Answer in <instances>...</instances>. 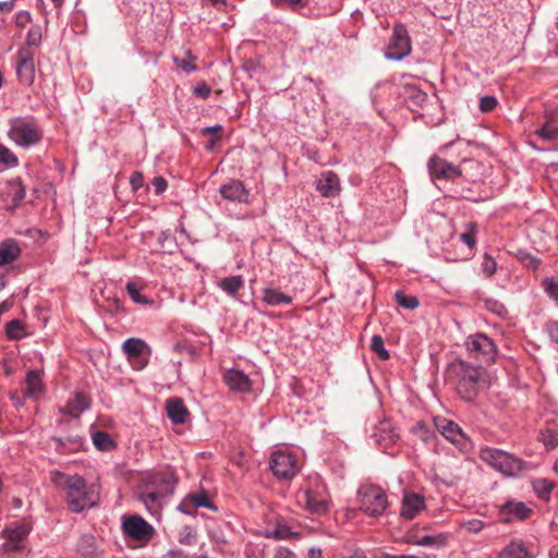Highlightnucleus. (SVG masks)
<instances>
[{
    "instance_id": "nucleus-1",
    "label": "nucleus",
    "mask_w": 558,
    "mask_h": 558,
    "mask_svg": "<svg viewBox=\"0 0 558 558\" xmlns=\"http://www.w3.org/2000/svg\"><path fill=\"white\" fill-rule=\"evenodd\" d=\"M53 484L65 494V502L74 513H81L99 504V494L93 485L78 474H66L57 471L52 476Z\"/></svg>"
},
{
    "instance_id": "nucleus-2",
    "label": "nucleus",
    "mask_w": 558,
    "mask_h": 558,
    "mask_svg": "<svg viewBox=\"0 0 558 558\" xmlns=\"http://www.w3.org/2000/svg\"><path fill=\"white\" fill-rule=\"evenodd\" d=\"M448 376L453 379L458 395L465 401H473L486 384V371L463 360L450 364Z\"/></svg>"
},
{
    "instance_id": "nucleus-3",
    "label": "nucleus",
    "mask_w": 558,
    "mask_h": 558,
    "mask_svg": "<svg viewBox=\"0 0 558 558\" xmlns=\"http://www.w3.org/2000/svg\"><path fill=\"white\" fill-rule=\"evenodd\" d=\"M8 136L17 146L29 148L41 142L44 130L33 116L16 117L9 120Z\"/></svg>"
},
{
    "instance_id": "nucleus-4",
    "label": "nucleus",
    "mask_w": 558,
    "mask_h": 558,
    "mask_svg": "<svg viewBox=\"0 0 558 558\" xmlns=\"http://www.w3.org/2000/svg\"><path fill=\"white\" fill-rule=\"evenodd\" d=\"M478 457L483 462L506 476H517L526 470V463L523 460L498 448L483 447Z\"/></svg>"
},
{
    "instance_id": "nucleus-5",
    "label": "nucleus",
    "mask_w": 558,
    "mask_h": 558,
    "mask_svg": "<svg viewBox=\"0 0 558 558\" xmlns=\"http://www.w3.org/2000/svg\"><path fill=\"white\" fill-rule=\"evenodd\" d=\"M360 509L371 517L384 514L388 508L385 490L377 485H364L357 492Z\"/></svg>"
},
{
    "instance_id": "nucleus-6",
    "label": "nucleus",
    "mask_w": 558,
    "mask_h": 558,
    "mask_svg": "<svg viewBox=\"0 0 558 558\" xmlns=\"http://www.w3.org/2000/svg\"><path fill=\"white\" fill-rule=\"evenodd\" d=\"M465 348L471 357L485 363L493 362L497 352L494 341L482 332L469 336Z\"/></svg>"
},
{
    "instance_id": "nucleus-7",
    "label": "nucleus",
    "mask_w": 558,
    "mask_h": 558,
    "mask_svg": "<svg viewBox=\"0 0 558 558\" xmlns=\"http://www.w3.org/2000/svg\"><path fill=\"white\" fill-rule=\"evenodd\" d=\"M411 53V40L407 27L402 23L393 26L385 57L389 60H402Z\"/></svg>"
},
{
    "instance_id": "nucleus-8",
    "label": "nucleus",
    "mask_w": 558,
    "mask_h": 558,
    "mask_svg": "<svg viewBox=\"0 0 558 558\" xmlns=\"http://www.w3.org/2000/svg\"><path fill=\"white\" fill-rule=\"evenodd\" d=\"M434 424L437 430L459 450H469L471 441L456 422L444 416H436Z\"/></svg>"
},
{
    "instance_id": "nucleus-9",
    "label": "nucleus",
    "mask_w": 558,
    "mask_h": 558,
    "mask_svg": "<svg viewBox=\"0 0 558 558\" xmlns=\"http://www.w3.org/2000/svg\"><path fill=\"white\" fill-rule=\"evenodd\" d=\"M269 468L276 477L290 480L298 472V461L290 452L276 451L270 456Z\"/></svg>"
},
{
    "instance_id": "nucleus-10",
    "label": "nucleus",
    "mask_w": 558,
    "mask_h": 558,
    "mask_svg": "<svg viewBox=\"0 0 558 558\" xmlns=\"http://www.w3.org/2000/svg\"><path fill=\"white\" fill-rule=\"evenodd\" d=\"M305 508L315 514L327 512L329 506V497L325 484L320 482L314 483L304 490Z\"/></svg>"
},
{
    "instance_id": "nucleus-11",
    "label": "nucleus",
    "mask_w": 558,
    "mask_h": 558,
    "mask_svg": "<svg viewBox=\"0 0 558 558\" xmlns=\"http://www.w3.org/2000/svg\"><path fill=\"white\" fill-rule=\"evenodd\" d=\"M122 351L129 361L133 362V367L143 369L148 364V356L151 353L150 347L140 338H129L122 344Z\"/></svg>"
},
{
    "instance_id": "nucleus-12",
    "label": "nucleus",
    "mask_w": 558,
    "mask_h": 558,
    "mask_svg": "<svg viewBox=\"0 0 558 558\" xmlns=\"http://www.w3.org/2000/svg\"><path fill=\"white\" fill-rule=\"evenodd\" d=\"M371 437L375 444L386 450L398 440L399 433L393 423L389 418L384 417L373 424Z\"/></svg>"
},
{
    "instance_id": "nucleus-13",
    "label": "nucleus",
    "mask_w": 558,
    "mask_h": 558,
    "mask_svg": "<svg viewBox=\"0 0 558 558\" xmlns=\"http://www.w3.org/2000/svg\"><path fill=\"white\" fill-rule=\"evenodd\" d=\"M427 168L433 180H454L462 175L459 166H454L436 155L429 158Z\"/></svg>"
},
{
    "instance_id": "nucleus-14",
    "label": "nucleus",
    "mask_w": 558,
    "mask_h": 558,
    "mask_svg": "<svg viewBox=\"0 0 558 558\" xmlns=\"http://www.w3.org/2000/svg\"><path fill=\"white\" fill-rule=\"evenodd\" d=\"M533 508L519 500H507L499 508L500 520L505 523L524 521L533 514Z\"/></svg>"
},
{
    "instance_id": "nucleus-15",
    "label": "nucleus",
    "mask_w": 558,
    "mask_h": 558,
    "mask_svg": "<svg viewBox=\"0 0 558 558\" xmlns=\"http://www.w3.org/2000/svg\"><path fill=\"white\" fill-rule=\"evenodd\" d=\"M178 480L174 474L167 471L148 475L143 485L151 490L160 492V494L169 498L173 495Z\"/></svg>"
},
{
    "instance_id": "nucleus-16",
    "label": "nucleus",
    "mask_w": 558,
    "mask_h": 558,
    "mask_svg": "<svg viewBox=\"0 0 558 558\" xmlns=\"http://www.w3.org/2000/svg\"><path fill=\"white\" fill-rule=\"evenodd\" d=\"M16 75L21 83L31 85L35 78L34 54L27 48L17 51Z\"/></svg>"
},
{
    "instance_id": "nucleus-17",
    "label": "nucleus",
    "mask_w": 558,
    "mask_h": 558,
    "mask_svg": "<svg viewBox=\"0 0 558 558\" xmlns=\"http://www.w3.org/2000/svg\"><path fill=\"white\" fill-rule=\"evenodd\" d=\"M123 532L136 541H146L153 535V526L140 515H132L123 521Z\"/></svg>"
},
{
    "instance_id": "nucleus-18",
    "label": "nucleus",
    "mask_w": 558,
    "mask_h": 558,
    "mask_svg": "<svg viewBox=\"0 0 558 558\" xmlns=\"http://www.w3.org/2000/svg\"><path fill=\"white\" fill-rule=\"evenodd\" d=\"M29 531L24 525H15L3 531V543L1 548L5 553H14L24 548L25 539Z\"/></svg>"
},
{
    "instance_id": "nucleus-19",
    "label": "nucleus",
    "mask_w": 558,
    "mask_h": 558,
    "mask_svg": "<svg viewBox=\"0 0 558 558\" xmlns=\"http://www.w3.org/2000/svg\"><path fill=\"white\" fill-rule=\"evenodd\" d=\"M25 195L26 189L20 178L8 181L2 198L5 203V209L14 211L22 204Z\"/></svg>"
},
{
    "instance_id": "nucleus-20",
    "label": "nucleus",
    "mask_w": 558,
    "mask_h": 558,
    "mask_svg": "<svg viewBox=\"0 0 558 558\" xmlns=\"http://www.w3.org/2000/svg\"><path fill=\"white\" fill-rule=\"evenodd\" d=\"M316 190L323 197H336L341 192L340 179L332 171H324L315 183Z\"/></svg>"
},
{
    "instance_id": "nucleus-21",
    "label": "nucleus",
    "mask_w": 558,
    "mask_h": 558,
    "mask_svg": "<svg viewBox=\"0 0 558 558\" xmlns=\"http://www.w3.org/2000/svg\"><path fill=\"white\" fill-rule=\"evenodd\" d=\"M425 499L422 495L416 493H404L400 514L407 520H412L423 509H425Z\"/></svg>"
},
{
    "instance_id": "nucleus-22",
    "label": "nucleus",
    "mask_w": 558,
    "mask_h": 558,
    "mask_svg": "<svg viewBox=\"0 0 558 558\" xmlns=\"http://www.w3.org/2000/svg\"><path fill=\"white\" fill-rule=\"evenodd\" d=\"M223 383L229 387L230 390L236 392H248L252 387V381L248 376L235 368H230L223 374Z\"/></svg>"
},
{
    "instance_id": "nucleus-23",
    "label": "nucleus",
    "mask_w": 558,
    "mask_h": 558,
    "mask_svg": "<svg viewBox=\"0 0 558 558\" xmlns=\"http://www.w3.org/2000/svg\"><path fill=\"white\" fill-rule=\"evenodd\" d=\"M137 499L145 505V508L151 513H159L162 505L167 501L168 497L155 492L146 486H142L137 492Z\"/></svg>"
},
{
    "instance_id": "nucleus-24",
    "label": "nucleus",
    "mask_w": 558,
    "mask_h": 558,
    "mask_svg": "<svg viewBox=\"0 0 558 558\" xmlns=\"http://www.w3.org/2000/svg\"><path fill=\"white\" fill-rule=\"evenodd\" d=\"M496 558H534V556L522 539L511 538L496 553Z\"/></svg>"
},
{
    "instance_id": "nucleus-25",
    "label": "nucleus",
    "mask_w": 558,
    "mask_h": 558,
    "mask_svg": "<svg viewBox=\"0 0 558 558\" xmlns=\"http://www.w3.org/2000/svg\"><path fill=\"white\" fill-rule=\"evenodd\" d=\"M221 196L230 202L246 203L248 191L240 180H231L220 187Z\"/></svg>"
},
{
    "instance_id": "nucleus-26",
    "label": "nucleus",
    "mask_w": 558,
    "mask_h": 558,
    "mask_svg": "<svg viewBox=\"0 0 558 558\" xmlns=\"http://www.w3.org/2000/svg\"><path fill=\"white\" fill-rule=\"evenodd\" d=\"M90 408V399L83 392H76L71 397L62 411L72 417H80V415Z\"/></svg>"
},
{
    "instance_id": "nucleus-27",
    "label": "nucleus",
    "mask_w": 558,
    "mask_h": 558,
    "mask_svg": "<svg viewBox=\"0 0 558 558\" xmlns=\"http://www.w3.org/2000/svg\"><path fill=\"white\" fill-rule=\"evenodd\" d=\"M21 256V247L16 240L7 239L0 243V267L12 264Z\"/></svg>"
},
{
    "instance_id": "nucleus-28",
    "label": "nucleus",
    "mask_w": 558,
    "mask_h": 558,
    "mask_svg": "<svg viewBox=\"0 0 558 558\" xmlns=\"http://www.w3.org/2000/svg\"><path fill=\"white\" fill-rule=\"evenodd\" d=\"M167 415L173 424H183L189 415V411L182 399H169L166 404Z\"/></svg>"
},
{
    "instance_id": "nucleus-29",
    "label": "nucleus",
    "mask_w": 558,
    "mask_h": 558,
    "mask_svg": "<svg viewBox=\"0 0 558 558\" xmlns=\"http://www.w3.org/2000/svg\"><path fill=\"white\" fill-rule=\"evenodd\" d=\"M25 384L26 390L24 396L26 398H38L44 391L41 374L38 371H28L26 374Z\"/></svg>"
},
{
    "instance_id": "nucleus-30",
    "label": "nucleus",
    "mask_w": 558,
    "mask_h": 558,
    "mask_svg": "<svg viewBox=\"0 0 558 558\" xmlns=\"http://www.w3.org/2000/svg\"><path fill=\"white\" fill-rule=\"evenodd\" d=\"M217 286L230 298L236 299L239 291L244 286V279L241 275L230 276L220 279Z\"/></svg>"
},
{
    "instance_id": "nucleus-31",
    "label": "nucleus",
    "mask_w": 558,
    "mask_h": 558,
    "mask_svg": "<svg viewBox=\"0 0 558 558\" xmlns=\"http://www.w3.org/2000/svg\"><path fill=\"white\" fill-rule=\"evenodd\" d=\"M262 301L270 306H278L280 304H291L292 298L282 293L278 289L265 288L263 289Z\"/></svg>"
},
{
    "instance_id": "nucleus-32",
    "label": "nucleus",
    "mask_w": 558,
    "mask_h": 558,
    "mask_svg": "<svg viewBox=\"0 0 558 558\" xmlns=\"http://www.w3.org/2000/svg\"><path fill=\"white\" fill-rule=\"evenodd\" d=\"M185 497L194 508H206L213 511H217L218 509L216 505L210 501L208 493L204 489L191 492Z\"/></svg>"
},
{
    "instance_id": "nucleus-33",
    "label": "nucleus",
    "mask_w": 558,
    "mask_h": 558,
    "mask_svg": "<svg viewBox=\"0 0 558 558\" xmlns=\"http://www.w3.org/2000/svg\"><path fill=\"white\" fill-rule=\"evenodd\" d=\"M532 488L536 496L542 500H549L553 489L555 487V482L547 478H534L531 482Z\"/></svg>"
},
{
    "instance_id": "nucleus-34",
    "label": "nucleus",
    "mask_w": 558,
    "mask_h": 558,
    "mask_svg": "<svg viewBox=\"0 0 558 558\" xmlns=\"http://www.w3.org/2000/svg\"><path fill=\"white\" fill-rule=\"evenodd\" d=\"M223 128L220 124L213 126H206L201 130L203 136H208V142L205 145V149L211 151L216 145L221 141Z\"/></svg>"
},
{
    "instance_id": "nucleus-35",
    "label": "nucleus",
    "mask_w": 558,
    "mask_h": 558,
    "mask_svg": "<svg viewBox=\"0 0 558 558\" xmlns=\"http://www.w3.org/2000/svg\"><path fill=\"white\" fill-rule=\"evenodd\" d=\"M96 549V539L89 534L82 535L76 544V551L85 558L92 557Z\"/></svg>"
},
{
    "instance_id": "nucleus-36",
    "label": "nucleus",
    "mask_w": 558,
    "mask_h": 558,
    "mask_svg": "<svg viewBox=\"0 0 558 558\" xmlns=\"http://www.w3.org/2000/svg\"><path fill=\"white\" fill-rule=\"evenodd\" d=\"M93 444L97 449L101 451H108L116 447V444L110 435L102 430H98L93 435Z\"/></svg>"
},
{
    "instance_id": "nucleus-37",
    "label": "nucleus",
    "mask_w": 558,
    "mask_h": 558,
    "mask_svg": "<svg viewBox=\"0 0 558 558\" xmlns=\"http://www.w3.org/2000/svg\"><path fill=\"white\" fill-rule=\"evenodd\" d=\"M447 537L444 534L438 535H425L421 538L410 539L409 543L417 546H444Z\"/></svg>"
},
{
    "instance_id": "nucleus-38",
    "label": "nucleus",
    "mask_w": 558,
    "mask_h": 558,
    "mask_svg": "<svg viewBox=\"0 0 558 558\" xmlns=\"http://www.w3.org/2000/svg\"><path fill=\"white\" fill-rule=\"evenodd\" d=\"M5 336L10 340H20L25 337L24 326L20 319H12L5 325Z\"/></svg>"
},
{
    "instance_id": "nucleus-39",
    "label": "nucleus",
    "mask_w": 558,
    "mask_h": 558,
    "mask_svg": "<svg viewBox=\"0 0 558 558\" xmlns=\"http://www.w3.org/2000/svg\"><path fill=\"white\" fill-rule=\"evenodd\" d=\"M310 0H271V3L280 10L298 12L308 5Z\"/></svg>"
},
{
    "instance_id": "nucleus-40",
    "label": "nucleus",
    "mask_w": 558,
    "mask_h": 558,
    "mask_svg": "<svg viewBox=\"0 0 558 558\" xmlns=\"http://www.w3.org/2000/svg\"><path fill=\"white\" fill-rule=\"evenodd\" d=\"M536 135L545 141H553L558 136V123L555 120H548L536 131Z\"/></svg>"
},
{
    "instance_id": "nucleus-41",
    "label": "nucleus",
    "mask_w": 558,
    "mask_h": 558,
    "mask_svg": "<svg viewBox=\"0 0 558 558\" xmlns=\"http://www.w3.org/2000/svg\"><path fill=\"white\" fill-rule=\"evenodd\" d=\"M185 54L186 59L173 57L174 64L186 73L195 72L197 70V66L194 65L192 61H195L197 59L196 56H194L190 50H187Z\"/></svg>"
},
{
    "instance_id": "nucleus-42",
    "label": "nucleus",
    "mask_w": 558,
    "mask_h": 558,
    "mask_svg": "<svg viewBox=\"0 0 558 558\" xmlns=\"http://www.w3.org/2000/svg\"><path fill=\"white\" fill-rule=\"evenodd\" d=\"M371 350L377 354V356L386 361L389 359L390 354L388 350H386L384 344V339L379 335H374L371 339Z\"/></svg>"
},
{
    "instance_id": "nucleus-43",
    "label": "nucleus",
    "mask_w": 558,
    "mask_h": 558,
    "mask_svg": "<svg viewBox=\"0 0 558 558\" xmlns=\"http://www.w3.org/2000/svg\"><path fill=\"white\" fill-rule=\"evenodd\" d=\"M395 299L399 306L407 310H415L420 305L418 299L416 296L405 295L401 291L396 292Z\"/></svg>"
},
{
    "instance_id": "nucleus-44",
    "label": "nucleus",
    "mask_w": 558,
    "mask_h": 558,
    "mask_svg": "<svg viewBox=\"0 0 558 558\" xmlns=\"http://www.w3.org/2000/svg\"><path fill=\"white\" fill-rule=\"evenodd\" d=\"M484 306L487 311L492 312L498 317H506L508 314L507 307L496 299H485Z\"/></svg>"
},
{
    "instance_id": "nucleus-45",
    "label": "nucleus",
    "mask_w": 558,
    "mask_h": 558,
    "mask_svg": "<svg viewBox=\"0 0 558 558\" xmlns=\"http://www.w3.org/2000/svg\"><path fill=\"white\" fill-rule=\"evenodd\" d=\"M476 225L469 222L465 226V231L460 235V240L470 248H473L476 244Z\"/></svg>"
},
{
    "instance_id": "nucleus-46",
    "label": "nucleus",
    "mask_w": 558,
    "mask_h": 558,
    "mask_svg": "<svg viewBox=\"0 0 558 558\" xmlns=\"http://www.w3.org/2000/svg\"><path fill=\"white\" fill-rule=\"evenodd\" d=\"M0 161L9 168L16 167L19 163L17 157L2 144H0Z\"/></svg>"
},
{
    "instance_id": "nucleus-47",
    "label": "nucleus",
    "mask_w": 558,
    "mask_h": 558,
    "mask_svg": "<svg viewBox=\"0 0 558 558\" xmlns=\"http://www.w3.org/2000/svg\"><path fill=\"white\" fill-rule=\"evenodd\" d=\"M126 291L130 295V298L136 303V304H148L150 303L149 299L146 295H143L135 283L129 282L126 284Z\"/></svg>"
},
{
    "instance_id": "nucleus-48",
    "label": "nucleus",
    "mask_w": 558,
    "mask_h": 558,
    "mask_svg": "<svg viewBox=\"0 0 558 558\" xmlns=\"http://www.w3.org/2000/svg\"><path fill=\"white\" fill-rule=\"evenodd\" d=\"M195 536L194 529L190 525H184L179 533L178 541L183 545H192L195 541Z\"/></svg>"
},
{
    "instance_id": "nucleus-49",
    "label": "nucleus",
    "mask_w": 558,
    "mask_h": 558,
    "mask_svg": "<svg viewBox=\"0 0 558 558\" xmlns=\"http://www.w3.org/2000/svg\"><path fill=\"white\" fill-rule=\"evenodd\" d=\"M482 270L486 277H492L497 270V263L488 253L484 254Z\"/></svg>"
},
{
    "instance_id": "nucleus-50",
    "label": "nucleus",
    "mask_w": 558,
    "mask_h": 558,
    "mask_svg": "<svg viewBox=\"0 0 558 558\" xmlns=\"http://www.w3.org/2000/svg\"><path fill=\"white\" fill-rule=\"evenodd\" d=\"M27 45L39 46L41 41V27L36 25L28 29L26 37Z\"/></svg>"
},
{
    "instance_id": "nucleus-51",
    "label": "nucleus",
    "mask_w": 558,
    "mask_h": 558,
    "mask_svg": "<svg viewBox=\"0 0 558 558\" xmlns=\"http://www.w3.org/2000/svg\"><path fill=\"white\" fill-rule=\"evenodd\" d=\"M546 293L558 301V280L555 278H545L543 281Z\"/></svg>"
},
{
    "instance_id": "nucleus-52",
    "label": "nucleus",
    "mask_w": 558,
    "mask_h": 558,
    "mask_svg": "<svg viewBox=\"0 0 558 558\" xmlns=\"http://www.w3.org/2000/svg\"><path fill=\"white\" fill-rule=\"evenodd\" d=\"M497 104H498V101H497L496 97L484 96L480 100V109L482 112H490L496 108Z\"/></svg>"
},
{
    "instance_id": "nucleus-53",
    "label": "nucleus",
    "mask_w": 558,
    "mask_h": 558,
    "mask_svg": "<svg viewBox=\"0 0 558 558\" xmlns=\"http://www.w3.org/2000/svg\"><path fill=\"white\" fill-rule=\"evenodd\" d=\"M194 94L202 99H206L210 96L211 88L206 82H199L194 87Z\"/></svg>"
},
{
    "instance_id": "nucleus-54",
    "label": "nucleus",
    "mask_w": 558,
    "mask_h": 558,
    "mask_svg": "<svg viewBox=\"0 0 558 558\" xmlns=\"http://www.w3.org/2000/svg\"><path fill=\"white\" fill-rule=\"evenodd\" d=\"M31 21H32V16L28 11L22 10L15 14L14 22H15V25L20 28L25 27Z\"/></svg>"
},
{
    "instance_id": "nucleus-55",
    "label": "nucleus",
    "mask_w": 558,
    "mask_h": 558,
    "mask_svg": "<svg viewBox=\"0 0 558 558\" xmlns=\"http://www.w3.org/2000/svg\"><path fill=\"white\" fill-rule=\"evenodd\" d=\"M463 526L471 533H480L484 529L485 523L482 520L472 519L465 521Z\"/></svg>"
},
{
    "instance_id": "nucleus-56",
    "label": "nucleus",
    "mask_w": 558,
    "mask_h": 558,
    "mask_svg": "<svg viewBox=\"0 0 558 558\" xmlns=\"http://www.w3.org/2000/svg\"><path fill=\"white\" fill-rule=\"evenodd\" d=\"M292 535L291 530L286 525H278L271 532V536L276 539H287Z\"/></svg>"
},
{
    "instance_id": "nucleus-57",
    "label": "nucleus",
    "mask_w": 558,
    "mask_h": 558,
    "mask_svg": "<svg viewBox=\"0 0 558 558\" xmlns=\"http://www.w3.org/2000/svg\"><path fill=\"white\" fill-rule=\"evenodd\" d=\"M151 185L157 195H160L166 192L168 187V182L162 177H155L151 181Z\"/></svg>"
},
{
    "instance_id": "nucleus-58",
    "label": "nucleus",
    "mask_w": 558,
    "mask_h": 558,
    "mask_svg": "<svg viewBox=\"0 0 558 558\" xmlns=\"http://www.w3.org/2000/svg\"><path fill=\"white\" fill-rule=\"evenodd\" d=\"M409 97L413 98L417 104H422L427 99L426 93L415 87H409Z\"/></svg>"
},
{
    "instance_id": "nucleus-59",
    "label": "nucleus",
    "mask_w": 558,
    "mask_h": 558,
    "mask_svg": "<svg viewBox=\"0 0 558 558\" xmlns=\"http://www.w3.org/2000/svg\"><path fill=\"white\" fill-rule=\"evenodd\" d=\"M130 184L134 191L140 190L144 185V178L141 172H133L130 178Z\"/></svg>"
},
{
    "instance_id": "nucleus-60",
    "label": "nucleus",
    "mask_w": 558,
    "mask_h": 558,
    "mask_svg": "<svg viewBox=\"0 0 558 558\" xmlns=\"http://www.w3.org/2000/svg\"><path fill=\"white\" fill-rule=\"evenodd\" d=\"M543 441L547 449H554L558 446V437L551 432L544 436Z\"/></svg>"
},
{
    "instance_id": "nucleus-61",
    "label": "nucleus",
    "mask_w": 558,
    "mask_h": 558,
    "mask_svg": "<svg viewBox=\"0 0 558 558\" xmlns=\"http://www.w3.org/2000/svg\"><path fill=\"white\" fill-rule=\"evenodd\" d=\"M194 507H192L191 502L187 501L186 497L182 500V502L178 506V510L184 514L193 515L195 513Z\"/></svg>"
},
{
    "instance_id": "nucleus-62",
    "label": "nucleus",
    "mask_w": 558,
    "mask_h": 558,
    "mask_svg": "<svg viewBox=\"0 0 558 558\" xmlns=\"http://www.w3.org/2000/svg\"><path fill=\"white\" fill-rule=\"evenodd\" d=\"M415 434H417L423 440L428 439L429 432L426 429V425L423 422H417L414 428Z\"/></svg>"
},
{
    "instance_id": "nucleus-63",
    "label": "nucleus",
    "mask_w": 558,
    "mask_h": 558,
    "mask_svg": "<svg viewBox=\"0 0 558 558\" xmlns=\"http://www.w3.org/2000/svg\"><path fill=\"white\" fill-rule=\"evenodd\" d=\"M548 333L550 340L558 344V323H553L548 326Z\"/></svg>"
},
{
    "instance_id": "nucleus-64",
    "label": "nucleus",
    "mask_w": 558,
    "mask_h": 558,
    "mask_svg": "<svg viewBox=\"0 0 558 558\" xmlns=\"http://www.w3.org/2000/svg\"><path fill=\"white\" fill-rule=\"evenodd\" d=\"M275 558H294V555L291 550L281 548L276 553Z\"/></svg>"
}]
</instances>
